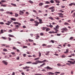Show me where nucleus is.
I'll use <instances>...</instances> for the list:
<instances>
[{"instance_id":"1","label":"nucleus","mask_w":75,"mask_h":75,"mask_svg":"<svg viewBox=\"0 0 75 75\" xmlns=\"http://www.w3.org/2000/svg\"><path fill=\"white\" fill-rule=\"evenodd\" d=\"M34 23L35 24L34 25L36 26H38V24H40H40L42 23H43V22L42 21H40L39 22H38L37 21H34Z\"/></svg>"},{"instance_id":"2","label":"nucleus","mask_w":75,"mask_h":75,"mask_svg":"<svg viewBox=\"0 0 75 75\" xmlns=\"http://www.w3.org/2000/svg\"><path fill=\"white\" fill-rule=\"evenodd\" d=\"M57 14H58V15H59V17H61V18L64 17V16H63L64 14L61 13H57Z\"/></svg>"},{"instance_id":"3","label":"nucleus","mask_w":75,"mask_h":75,"mask_svg":"<svg viewBox=\"0 0 75 75\" xmlns=\"http://www.w3.org/2000/svg\"><path fill=\"white\" fill-rule=\"evenodd\" d=\"M54 6H53L52 7H51L50 8H49V10H52L51 11L52 12H54V11H55V9H54Z\"/></svg>"},{"instance_id":"4","label":"nucleus","mask_w":75,"mask_h":75,"mask_svg":"<svg viewBox=\"0 0 75 75\" xmlns=\"http://www.w3.org/2000/svg\"><path fill=\"white\" fill-rule=\"evenodd\" d=\"M7 23H5V24L7 25H10V24H11V21H8L7 22Z\"/></svg>"},{"instance_id":"5","label":"nucleus","mask_w":75,"mask_h":75,"mask_svg":"<svg viewBox=\"0 0 75 75\" xmlns=\"http://www.w3.org/2000/svg\"><path fill=\"white\" fill-rule=\"evenodd\" d=\"M45 69H53V68H51L50 67H49V66H47V67H45Z\"/></svg>"},{"instance_id":"6","label":"nucleus","mask_w":75,"mask_h":75,"mask_svg":"<svg viewBox=\"0 0 75 75\" xmlns=\"http://www.w3.org/2000/svg\"><path fill=\"white\" fill-rule=\"evenodd\" d=\"M66 51L64 52V53L65 54H68V52H69V49H66Z\"/></svg>"},{"instance_id":"7","label":"nucleus","mask_w":75,"mask_h":75,"mask_svg":"<svg viewBox=\"0 0 75 75\" xmlns=\"http://www.w3.org/2000/svg\"><path fill=\"white\" fill-rule=\"evenodd\" d=\"M30 67L29 66H25V67H23V69H29L30 68Z\"/></svg>"},{"instance_id":"8","label":"nucleus","mask_w":75,"mask_h":75,"mask_svg":"<svg viewBox=\"0 0 75 75\" xmlns=\"http://www.w3.org/2000/svg\"><path fill=\"white\" fill-rule=\"evenodd\" d=\"M3 63H4L6 65H7V64H8V63L7 62H6L5 61H4L2 62Z\"/></svg>"},{"instance_id":"9","label":"nucleus","mask_w":75,"mask_h":75,"mask_svg":"<svg viewBox=\"0 0 75 75\" xmlns=\"http://www.w3.org/2000/svg\"><path fill=\"white\" fill-rule=\"evenodd\" d=\"M37 65L38 64V63H41V61L40 60H36L35 61Z\"/></svg>"},{"instance_id":"10","label":"nucleus","mask_w":75,"mask_h":75,"mask_svg":"<svg viewBox=\"0 0 75 75\" xmlns=\"http://www.w3.org/2000/svg\"><path fill=\"white\" fill-rule=\"evenodd\" d=\"M47 61L46 60H44L41 61H40V63H44V62H47Z\"/></svg>"},{"instance_id":"11","label":"nucleus","mask_w":75,"mask_h":75,"mask_svg":"<svg viewBox=\"0 0 75 75\" xmlns=\"http://www.w3.org/2000/svg\"><path fill=\"white\" fill-rule=\"evenodd\" d=\"M62 30H63V31H66L67 30V29L66 28H63L62 29Z\"/></svg>"},{"instance_id":"12","label":"nucleus","mask_w":75,"mask_h":75,"mask_svg":"<svg viewBox=\"0 0 75 75\" xmlns=\"http://www.w3.org/2000/svg\"><path fill=\"white\" fill-rule=\"evenodd\" d=\"M59 0H54V1L57 3H60V1Z\"/></svg>"},{"instance_id":"13","label":"nucleus","mask_w":75,"mask_h":75,"mask_svg":"<svg viewBox=\"0 0 75 75\" xmlns=\"http://www.w3.org/2000/svg\"><path fill=\"white\" fill-rule=\"evenodd\" d=\"M44 65H45V63H43L40 66V67H44Z\"/></svg>"},{"instance_id":"14","label":"nucleus","mask_w":75,"mask_h":75,"mask_svg":"<svg viewBox=\"0 0 75 75\" xmlns=\"http://www.w3.org/2000/svg\"><path fill=\"white\" fill-rule=\"evenodd\" d=\"M6 13H7V14H11V15H12L13 14V12H6Z\"/></svg>"},{"instance_id":"15","label":"nucleus","mask_w":75,"mask_h":75,"mask_svg":"<svg viewBox=\"0 0 75 75\" xmlns=\"http://www.w3.org/2000/svg\"><path fill=\"white\" fill-rule=\"evenodd\" d=\"M75 61H74V62H70V64H72L73 65H74L75 64Z\"/></svg>"},{"instance_id":"16","label":"nucleus","mask_w":75,"mask_h":75,"mask_svg":"<svg viewBox=\"0 0 75 75\" xmlns=\"http://www.w3.org/2000/svg\"><path fill=\"white\" fill-rule=\"evenodd\" d=\"M11 19L13 21H16V19L14 18H11Z\"/></svg>"},{"instance_id":"17","label":"nucleus","mask_w":75,"mask_h":75,"mask_svg":"<svg viewBox=\"0 0 75 75\" xmlns=\"http://www.w3.org/2000/svg\"><path fill=\"white\" fill-rule=\"evenodd\" d=\"M8 35L9 37H14V36L12 35L9 34Z\"/></svg>"},{"instance_id":"18","label":"nucleus","mask_w":75,"mask_h":75,"mask_svg":"<svg viewBox=\"0 0 75 75\" xmlns=\"http://www.w3.org/2000/svg\"><path fill=\"white\" fill-rule=\"evenodd\" d=\"M39 6H42V5H44V4L42 3H40L39 4Z\"/></svg>"},{"instance_id":"19","label":"nucleus","mask_w":75,"mask_h":75,"mask_svg":"<svg viewBox=\"0 0 75 75\" xmlns=\"http://www.w3.org/2000/svg\"><path fill=\"white\" fill-rule=\"evenodd\" d=\"M39 56L40 57H41V52H39Z\"/></svg>"},{"instance_id":"20","label":"nucleus","mask_w":75,"mask_h":75,"mask_svg":"<svg viewBox=\"0 0 75 75\" xmlns=\"http://www.w3.org/2000/svg\"><path fill=\"white\" fill-rule=\"evenodd\" d=\"M30 21H34V19H32V18H31L30 20Z\"/></svg>"},{"instance_id":"21","label":"nucleus","mask_w":75,"mask_h":75,"mask_svg":"<svg viewBox=\"0 0 75 75\" xmlns=\"http://www.w3.org/2000/svg\"><path fill=\"white\" fill-rule=\"evenodd\" d=\"M46 28H45L44 27H43L42 28V30H45V29H46Z\"/></svg>"},{"instance_id":"22","label":"nucleus","mask_w":75,"mask_h":75,"mask_svg":"<svg viewBox=\"0 0 75 75\" xmlns=\"http://www.w3.org/2000/svg\"><path fill=\"white\" fill-rule=\"evenodd\" d=\"M48 30H50V28H46V31H48Z\"/></svg>"},{"instance_id":"23","label":"nucleus","mask_w":75,"mask_h":75,"mask_svg":"<svg viewBox=\"0 0 75 75\" xmlns=\"http://www.w3.org/2000/svg\"><path fill=\"white\" fill-rule=\"evenodd\" d=\"M3 50V51H4V52H7V50L6 49H4Z\"/></svg>"},{"instance_id":"24","label":"nucleus","mask_w":75,"mask_h":75,"mask_svg":"<svg viewBox=\"0 0 75 75\" xmlns=\"http://www.w3.org/2000/svg\"><path fill=\"white\" fill-rule=\"evenodd\" d=\"M54 30H55V31H57V32L58 31V29H57L56 28H54Z\"/></svg>"},{"instance_id":"25","label":"nucleus","mask_w":75,"mask_h":75,"mask_svg":"<svg viewBox=\"0 0 75 75\" xmlns=\"http://www.w3.org/2000/svg\"><path fill=\"white\" fill-rule=\"evenodd\" d=\"M61 57L62 58H65V57H66V56H65L64 54H63V55H62Z\"/></svg>"},{"instance_id":"26","label":"nucleus","mask_w":75,"mask_h":75,"mask_svg":"<svg viewBox=\"0 0 75 75\" xmlns=\"http://www.w3.org/2000/svg\"><path fill=\"white\" fill-rule=\"evenodd\" d=\"M28 2L29 3H30L31 4H33V1H31V0H30L28 1Z\"/></svg>"},{"instance_id":"27","label":"nucleus","mask_w":75,"mask_h":75,"mask_svg":"<svg viewBox=\"0 0 75 75\" xmlns=\"http://www.w3.org/2000/svg\"><path fill=\"white\" fill-rule=\"evenodd\" d=\"M47 45V44H43L42 45V46L43 47H45V46H46Z\"/></svg>"},{"instance_id":"28","label":"nucleus","mask_w":75,"mask_h":75,"mask_svg":"<svg viewBox=\"0 0 75 75\" xmlns=\"http://www.w3.org/2000/svg\"><path fill=\"white\" fill-rule=\"evenodd\" d=\"M11 5H12V6H16V5L15 4H13V3H11Z\"/></svg>"},{"instance_id":"29","label":"nucleus","mask_w":75,"mask_h":75,"mask_svg":"<svg viewBox=\"0 0 75 75\" xmlns=\"http://www.w3.org/2000/svg\"><path fill=\"white\" fill-rule=\"evenodd\" d=\"M1 38H3L4 40H7V38L5 37H1Z\"/></svg>"},{"instance_id":"30","label":"nucleus","mask_w":75,"mask_h":75,"mask_svg":"<svg viewBox=\"0 0 75 75\" xmlns=\"http://www.w3.org/2000/svg\"><path fill=\"white\" fill-rule=\"evenodd\" d=\"M28 40H29V41H30V42H33V40H32L30 39H29Z\"/></svg>"},{"instance_id":"31","label":"nucleus","mask_w":75,"mask_h":75,"mask_svg":"<svg viewBox=\"0 0 75 75\" xmlns=\"http://www.w3.org/2000/svg\"><path fill=\"white\" fill-rule=\"evenodd\" d=\"M64 25H69V24L68 23H67V22H65L64 23Z\"/></svg>"},{"instance_id":"32","label":"nucleus","mask_w":75,"mask_h":75,"mask_svg":"<svg viewBox=\"0 0 75 75\" xmlns=\"http://www.w3.org/2000/svg\"><path fill=\"white\" fill-rule=\"evenodd\" d=\"M56 28H57V29H59V25H57L56 26Z\"/></svg>"},{"instance_id":"33","label":"nucleus","mask_w":75,"mask_h":75,"mask_svg":"<svg viewBox=\"0 0 75 75\" xmlns=\"http://www.w3.org/2000/svg\"><path fill=\"white\" fill-rule=\"evenodd\" d=\"M15 27H16V28H19V26L18 25H15Z\"/></svg>"},{"instance_id":"34","label":"nucleus","mask_w":75,"mask_h":75,"mask_svg":"<svg viewBox=\"0 0 75 75\" xmlns=\"http://www.w3.org/2000/svg\"><path fill=\"white\" fill-rule=\"evenodd\" d=\"M32 65H37V63H36V62H33L32 63Z\"/></svg>"},{"instance_id":"35","label":"nucleus","mask_w":75,"mask_h":75,"mask_svg":"<svg viewBox=\"0 0 75 75\" xmlns=\"http://www.w3.org/2000/svg\"><path fill=\"white\" fill-rule=\"evenodd\" d=\"M40 35H41V36H43L44 35L42 33H41L40 34Z\"/></svg>"},{"instance_id":"36","label":"nucleus","mask_w":75,"mask_h":75,"mask_svg":"<svg viewBox=\"0 0 75 75\" xmlns=\"http://www.w3.org/2000/svg\"><path fill=\"white\" fill-rule=\"evenodd\" d=\"M59 12H61V13H64V11H63L62 10H59Z\"/></svg>"},{"instance_id":"37","label":"nucleus","mask_w":75,"mask_h":75,"mask_svg":"<svg viewBox=\"0 0 75 75\" xmlns=\"http://www.w3.org/2000/svg\"><path fill=\"white\" fill-rule=\"evenodd\" d=\"M52 47V45H48L47 46V48H50V47Z\"/></svg>"},{"instance_id":"38","label":"nucleus","mask_w":75,"mask_h":75,"mask_svg":"<svg viewBox=\"0 0 75 75\" xmlns=\"http://www.w3.org/2000/svg\"><path fill=\"white\" fill-rule=\"evenodd\" d=\"M15 17H18V14L17 13H15Z\"/></svg>"},{"instance_id":"39","label":"nucleus","mask_w":75,"mask_h":75,"mask_svg":"<svg viewBox=\"0 0 75 75\" xmlns=\"http://www.w3.org/2000/svg\"><path fill=\"white\" fill-rule=\"evenodd\" d=\"M32 62H27L26 63V64H32Z\"/></svg>"},{"instance_id":"40","label":"nucleus","mask_w":75,"mask_h":75,"mask_svg":"<svg viewBox=\"0 0 75 75\" xmlns=\"http://www.w3.org/2000/svg\"><path fill=\"white\" fill-rule=\"evenodd\" d=\"M1 7H6V5L1 4Z\"/></svg>"},{"instance_id":"41","label":"nucleus","mask_w":75,"mask_h":75,"mask_svg":"<svg viewBox=\"0 0 75 75\" xmlns=\"http://www.w3.org/2000/svg\"><path fill=\"white\" fill-rule=\"evenodd\" d=\"M0 11H4V10L2 8L0 9Z\"/></svg>"},{"instance_id":"42","label":"nucleus","mask_w":75,"mask_h":75,"mask_svg":"<svg viewBox=\"0 0 75 75\" xmlns=\"http://www.w3.org/2000/svg\"><path fill=\"white\" fill-rule=\"evenodd\" d=\"M11 54H12V55H15L16 53L14 52H11Z\"/></svg>"},{"instance_id":"43","label":"nucleus","mask_w":75,"mask_h":75,"mask_svg":"<svg viewBox=\"0 0 75 75\" xmlns=\"http://www.w3.org/2000/svg\"><path fill=\"white\" fill-rule=\"evenodd\" d=\"M50 42H52V43H54V41L53 40H51L50 41Z\"/></svg>"},{"instance_id":"44","label":"nucleus","mask_w":75,"mask_h":75,"mask_svg":"<svg viewBox=\"0 0 75 75\" xmlns=\"http://www.w3.org/2000/svg\"><path fill=\"white\" fill-rule=\"evenodd\" d=\"M48 18L49 19H50L51 20H53V18L52 17H49Z\"/></svg>"},{"instance_id":"45","label":"nucleus","mask_w":75,"mask_h":75,"mask_svg":"<svg viewBox=\"0 0 75 75\" xmlns=\"http://www.w3.org/2000/svg\"><path fill=\"white\" fill-rule=\"evenodd\" d=\"M49 7V5H46V6H44V8H47L48 7Z\"/></svg>"},{"instance_id":"46","label":"nucleus","mask_w":75,"mask_h":75,"mask_svg":"<svg viewBox=\"0 0 75 75\" xmlns=\"http://www.w3.org/2000/svg\"><path fill=\"white\" fill-rule=\"evenodd\" d=\"M46 4H50V2L48 1H46L45 2Z\"/></svg>"},{"instance_id":"47","label":"nucleus","mask_w":75,"mask_h":75,"mask_svg":"<svg viewBox=\"0 0 75 75\" xmlns=\"http://www.w3.org/2000/svg\"><path fill=\"white\" fill-rule=\"evenodd\" d=\"M40 58L38 57V58H36L35 59H34L35 60H38V59H39Z\"/></svg>"},{"instance_id":"48","label":"nucleus","mask_w":75,"mask_h":75,"mask_svg":"<svg viewBox=\"0 0 75 75\" xmlns=\"http://www.w3.org/2000/svg\"><path fill=\"white\" fill-rule=\"evenodd\" d=\"M23 55L24 57H26V54H23Z\"/></svg>"},{"instance_id":"49","label":"nucleus","mask_w":75,"mask_h":75,"mask_svg":"<svg viewBox=\"0 0 75 75\" xmlns=\"http://www.w3.org/2000/svg\"><path fill=\"white\" fill-rule=\"evenodd\" d=\"M72 5H73L72 3H71V4H69V6H72Z\"/></svg>"},{"instance_id":"50","label":"nucleus","mask_w":75,"mask_h":75,"mask_svg":"<svg viewBox=\"0 0 75 75\" xmlns=\"http://www.w3.org/2000/svg\"><path fill=\"white\" fill-rule=\"evenodd\" d=\"M57 66H61V64H59V63H58L57 64Z\"/></svg>"},{"instance_id":"51","label":"nucleus","mask_w":75,"mask_h":75,"mask_svg":"<svg viewBox=\"0 0 75 75\" xmlns=\"http://www.w3.org/2000/svg\"><path fill=\"white\" fill-rule=\"evenodd\" d=\"M0 24H1V25H3V24H4V23L3 22H0Z\"/></svg>"},{"instance_id":"52","label":"nucleus","mask_w":75,"mask_h":75,"mask_svg":"<svg viewBox=\"0 0 75 75\" xmlns=\"http://www.w3.org/2000/svg\"><path fill=\"white\" fill-rule=\"evenodd\" d=\"M73 38H73V37H71L70 38V39H69V40H72Z\"/></svg>"},{"instance_id":"53","label":"nucleus","mask_w":75,"mask_h":75,"mask_svg":"<svg viewBox=\"0 0 75 75\" xmlns=\"http://www.w3.org/2000/svg\"><path fill=\"white\" fill-rule=\"evenodd\" d=\"M54 55H56V56H58L59 55H58V54H53Z\"/></svg>"},{"instance_id":"54","label":"nucleus","mask_w":75,"mask_h":75,"mask_svg":"<svg viewBox=\"0 0 75 75\" xmlns=\"http://www.w3.org/2000/svg\"><path fill=\"white\" fill-rule=\"evenodd\" d=\"M50 3H54V1L53 0H51L50 1Z\"/></svg>"},{"instance_id":"55","label":"nucleus","mask_w":75,"mask_h":75,"mask_svg":"<svg viewBox=\"0 0 75 75\" xmlns=\"http://www.w3.org/2000/svg\"><path fill=\"white\" fill-rule=\"evenodd\" d=\"M1 1L2 2V3H4V2H6V1L1 0Z\"/></svg>"},{"instance_id":"56","label":"nucleus","mask_w":75,"mask_h":75,"mask_svg":"<svg viewBox=\"0 0 75 75\" xmlns=\"http://www.w3.org/2000/svg\"><path fill=\"white\" fill-rule=\"evenodd\" d=\"M55 18L56 20H59V17H56Z\"/></svg>"},{"instance_id":"57","label":"nucleus","mask_w":75,"mask_h":75,"mask_svg":"<svg viewBox=\"0 0 75 75\" xmlns=\"http://www.w3.org/2000/svg\"><path fill=\"white\" fill-rule=\"evenodd\" d=\"M1 34H3L4 33L3 31V30H1Z\"/></svg>"},{"instance_id":"58","label":"nucleus","mask_w":75,"mask_h":75,"mask_svg":"<svg viewBox=\"0 0 75 75\" xmlns=\"http://www.w3.org/2000/svg\"><path fill=\"white\" fill-rule=\"evenodd\" d=\"M49 26L50 27V28H52L53 27V25H50Z\"/></svg>"},{"instance_id":"59","label":"nucleus","mask_w":75,"mask_h":75,"mask_svg":"<svg viewBox=\"0 0 75 75\" xmlns=\"http://www.w3.org/2000/svg\"><path fill=\"white\" fill-rule=\"evenodd\" d=\"M12 32H13V31L11 30H10L8 31L9 33H11Z\"/></svg>"},{"instance_id":"60","label":"nucleus","mask_w":75,"mask_h":75,"mask_svg":"<svg viewBox=\"0 0 75 75\" xmlns=\"http://www.w3.org/2000/svg\"><path fill=\"white\" fill-rule=\"evenodd\" d=\"M23 48H27V46H23Z\"/></svg>"},{"instance_id":"61","label":"nucleus","mask_w":75,"mask_h":75,"mask_svg":"<svg viewBox=\"0 0 75 75\" xmlns=\"http://www.w3.org/2000/svg\"><path fill=\"white\" fill-rule=\"evenodd\" d=\"M41 71H43V72H45V71H46V70H45V69H43V70H42Z\"/></svg>"},{"instance_id":"62","label":"nucleus","mask_w":75,"mask_h":75,"mask_svg":"<svg viewBox=\"0 0 75 75\" xmlns=\"http://www.w3.org/2000/svg\"><path fill=\"white\" fill-rule=\"evenodd\" d=\"M35 75H42L41 74H35Z\"/></svg>"},{"instance_id":"63","label":"nucleus","mask_w":75,"mask_h":75,"mask_svg":"<svg viewBox=\"0 0 75 75\" xmlns=\"http://www.w3.org/2000/svg\"><path fill=\"white\" fill-rule=\"evenodd\" d=\"M55 74H60V72H55Z\"/></svg>"},{"instance_id":"64","label":"nucleus","mask_w":75,"mask_h":75,"mask_svg":"<svg viewBox=\"0 0 75 75\" xmlns=\"http://www.w3.org/2000/svg\"><path fill=\"white\" fill-rule=\"evenodd\" d=\"M13 50H17V48L15 47H13Z\"/></svg>"}]
</instances>
